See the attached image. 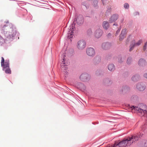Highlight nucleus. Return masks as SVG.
<instances>
[{"mask_svg":"<svg viewBox=\"0 0 147 147\" xmlns=\"http://www.w3.org/2000/svg\"><path fill=\"white\" fill-rule=\"evenodd\" d=\"M142 132L125 138L122 140L115 142L111 147H127L130 146L134 142H135L140 138L144 134V132Z\"/></svg>","mask_w":147,"mask_h":147,"instance_id":"nucleus-1","label":"nucleus"},{"mask_svg":"<svg viewBox=\"0 0 147 147\" xmlns=\"http://www.w3.org/2000/svg\"><path fill=\"white\" fill-rule=\"evenodd\" d=\"M131 109L132 110H134L135 111H137L138 112L142 113L143 112L144 115H146V120H147V111L144 110H144L141 108L138 107L132 106L131 107ZM141 129L142 131L144 132V133L147 134V123L145 124L142 125L141 127Z\"/></svg>","mask_w":147,"mask_h":147,"instance_id":"nucleus-2","label":"nucleus"},{"mask_svg":"<svg viewBox=\"0 0 147 147\" xmlns=\"http://www.w3.org/2000/svg\"><path fill=\"white\" fill-rule=\"evenodd\" d=\"M86 47V41L83 40H80L78 41L77 43L76 47L79 50H83Z\"/></svg>","mask_w":147,"mask_h":147,"instance_id":"nucleus-3","label":"nucleus"},{"mask_svg":"<svg viewBox=\"0 0 147 147\" xmlns=\"http://www.w3.org/2000/svg\"><path fill=\"white\" fill-rule=\"evenodd\" d=\"M3 67V70L5 71L6 74H10L11 73V71L9 68V64H8V62H6L5 65L2 67Z\"/></svg>","mask_w":147,"mask_h":147,"instance_id":"nucleus-4","label":"nucleus"},{"mask_svg":"<svg viewBox=\"0 0 147 147\" xmlns=\"http://www.w3.org/2000/svg\"><path fill=\"white\" fill-rule=\"evenodd\" d=\"M80 79L83 81H86L88 80L90 78V76L86 74H82L80 76Z\"/></svg>","mask_w":147,"mask_h":147,"instance_id":"nucleus-5","label":"nucleus"},{"mask_svg":"<svg viewBox=\"0 0 147 147\" xmlns=\"http://www.w3.org/2000/svg\"><path fill=\"white\" fill-rule=\"evenodd\" d=\"M130 88L126 86H123L120 90L121 93L125 94L128 93L130 91Z\"/></svg>","mask_w":147,"mask_h":147,"instance_id":"nucleus-6","label":"nucleus"},{"mask_svg":"<svg viewBox=\"0 0 147 147\" xmlns=\"http://www.w3.org/2000/svg\"><path fill=\"white\" fill-rule=\"evenodd\" d=\"M103 31L100 28L98 29L95 31L94 33V36L97 38H100L102 35Z\"/></svg>","mask_w":147,"mask_h":147,"instance_id":"nucleus-7","label":"nucleus"},{"mask_svg":"<svg viewBox=\"0 0 147 147\" xmlns=\"http://www.w3.org/2000/svg\"><path fill=\"white\" fill-rule=\"evenodd\" d=\"M126 30H127L126 28H124L122 29L121 33L119 35V41H122L124 39L125 36L127 34V33L126 32Z\"/></svg>","mask_w":147,"mask_h":147,"instance_id":"nucleus-8","label":"nucleus"},{"mask_svg":"<svg viewBox=\"0 0 147 147\" xmlns=\"http://www.w3.org/2000/svg\"><path fill=\"white\" fill-rule=\"evenodd\" d=\"M119 15L117 14H113L110 18L109 21L110 23L115 22L118 18Z\"/></svg>","mask_w":147,"mask_h":147,"instance_id":"nucleus-9","label":"nucleus"},{"mask_svg":"<svg viewBox=\"0 0 147 147\" xmlns=\"http://www.w3.org/2000/svg\"><path fill=\"white\" fill-rule=\"evenodd\" d=\"M111 45L110 43L108 42L103 43L102 45V48L105 50H107L109 49L111 46Z\"/></svg>","mask_w":147,"mask_h":147,"instance_id":"nucleus-10","label":"nucleus"},{"mask_svg":"<svg viewBox=\"0 0 147 147\" xmlns=\"http://www.w3.org/2000/svg\"><path fill=\"white\" fill-rule=\"evenodd\" d=\"M145 85H142L141 83H138L136 85V88L140 91H143L145 89Z\"/></svg>","mask_w":147,"mask_h":147,"instance_id":"nucleus-11","label":"nucleus"},{"mask_svg":"<svg viewBox=\"0 0 147 147\" xmlns=\"http://www.w3.org/2000/svg\"><path fill=\"white\" fill-rule=\"evenodd\" d=\"M78 24L81 25L84 22V18L82 16H79L77 17L76 20Z\"/></svg>","mask_w":147,"mask_h":147,"instance_id":"nucleus-12","label":"nucleus"},{"mask_svg":"<svg viewBox=\"0 0 147 147\" xmlns=\"http://www.w3.org/2000/svg\"><path fill=\"white\" fill-rule=\"evenodd\" d=\"M103 81L104 84L105 85L108 86L111 85L112 83V81L109 78H108L104 79Z\"/></svg>","mask_w":147,"mask_h":147,"instance_id":"nucleus-13","label":"nucleus"},{"mask_svg":"<svg viewBox=\"0 0 147 147\" xmlns=\"http://www.w3.org/2000/svg\"><path fill=\"white\" fill-rule=\"evenodd\" d=\"M140 78V77L138 74L134 75L131 78L132 80L134 82H136L138 81Z\"/></svg>","mask_w":147,"mask_h":147,"instance_id":"nucleus-14","label":"nucleus"},{"mask_svg":"<svg viewBox=\"0 0 147 147\" xmlns=\"http://www.w3.org/2000/svg\"><path fill=\"white\" fill-rule=\"evenodd\" d=\"M138 65L141 66H144L145 65L146 63L145 60L142 58L140 59L138 61Z\"/></svg>","mask_w":147,"mask_h":147,"instance_id":"nucleus-15","label":"nucleus"},{"mask_svg":"<svg viewBox=\"0 0 147 147\" xmlns=\"http://www.w3.org/2000/svg\"><path fill=\"white\" fill-rule=\"evenodd\" d=\"M12 32H13V30L12 29L11 30V32H6L5 34V36L7 37L10 38L13 37L14 35L12 34Z\"/></svg>","mask_w":147,"mask_h":147,"instance_id":"nucleus-16","label":"nucleus"},{"mask_svg":"<svg viewBox=\"0 0 147 147\" xmlns=\"http://www.w3.org/2000/svg\"><path fill=\"white\" fill-rule=\"evenodd\" d=\"M102 27L105 30H107L109 27V24L107 21H103L102 23Z\"/></svg>","mask_w":147,"mask_h":147,"instance_id":"nucleus-17","label":"nucleus"},{"mask_svg":"<svg viewBox=\"0 0 147 147\" xmlns=\"http://www.w3.org/2000/svg\"><path fill=\"white\" fill-rule=\"evenodd\" d=\"M108 70L111 71H113L115 68L114 65L112 63L109 64L108 66Z\"/></svg>","mask_w":147,"mask_h":147,"instance_id":"nucleus-18","label":"nucleus"},{"mask_svg":"<svg viewBox=\"0 0 147 147\" xmlns=\"http://www.w3.org/2000/svg\"><path fill=\"white\" fill-rule=\"evenodd\" d=\"M86 53L87 55L89 56H91L92 55V48L88 47L86 50Z\"/></svg>","mask_w":147,"mask_h":147,"instance_id":"nucleus-19","label":"nucleus"},{"mask_svg":"<svg viewBox=\"0 0 147 147\" xmlns=\"http://www.w3.org/2000/svg\"><path fill=\"white\" fill-rule=\"evenodd\" d=\"M101 60V57L99 56H97L94 58L93 61L95 63L98 64L99 63Z\"/></svg>","mask_w":147,"mask_h":147,"instance_id":"nucleus-20","label":"nucleus"},{"mask_svg":"<svg viewBox=\"0 0 147 147\" xmlns=\"http://www.w3.org/2000/svg\"><path fill=\"white\" fill-rule=\"evenodd\" d=\"M132 42H133L134 44L136 46H138L140 45V44L142 42V39L139 40L138 42L135 43V40L134 39L132 40Z\"/></svg>","mask_w":147,"mask_h":147,"instance_id":"nucleus-21","label":"nucleus"},{"mask_svg":"<svg viewBox=\"0 0 147 147\" xmlns=\"http://www.w3.org/2000/svg\"><path fill=\"white\" fill-rule=\"evenodd\" d=\"M5 61V60L4 58L3 57H1V65L2 67L4 66L5 65V63L6 62H8V64H9V60H6Z\"/></svg>","mask_w":147,"mask_h":147,"instance_id":"nucleus-22","label":"nucleus"},{"mask_svg":"<svg viewBox=\"0 0 147 147\" xmlns=\"http://www.w3.org/2000/svg\"><path fill=\"white\" fill-rule=\"evenodd\" d=\"M64 64L65 63L64 62L62 65H61V68L62 70H64V71L65 72L67 73V67L65 65H64Z\"/></svg>","mask_w":147,"mask_h":147,"instance_id":"nucleus-23","label":"nucleus"},{"mask_svg":"<svg viewBox=\"0 0 147 147\" xmlns=\"http://www.w3.org/2000/svg\"><path fill=\"white\" fill-rule=\"evenodd\" d=\"M136 46L134 44L133 42H132V41L131 42V43L130 45L129 46V51L130 52H131L133 49H134L135 47Z\"/></svg>","mask_w":147,"mask_h":147,"instance_id":"nucleus-24","label":"nucleus"},{"mask_svg":"<svg viewBox=\"0 0 147 147\" xmlns=\"http://www.w3.org/2000/svg\"><path fill=\"white\" fill-rule=\"evenodd\" d=\"M93 3V6L95 9H97L98 6L97 5V3L98 2V0H92Z\"/></svg>","mask_w":147,"mask_h":147,"instance_id":"nucleus-25","label":"nucleus"},{"mask_svg":"<svg viewBox=\"0 0 147 147\" xmlns=\"http://www.w3.org/2000/svg\"><path fill=\"white\" fill-rule=\"evenodd\" d=\"M142 142L143 144L141 146L142 147H147V140H143Z\"/></svg>","mask_w":147,"mask_h":147,"instance_id":"nucleus-26","label":"nucleus"},{"mask_svg":"<svg viewBox=\"0 0 147 147\" xmlns=\"http://www.w3.org/2000/svg\"><path fill=\"white\" fill-rule=\"evenodd\" d=\"M87 35L89 36H91L92 34V30L91 28L88 29L87 32Z\"/></svg>","mask_w":147,"mask_h":147,"instance_id":"nucleus-27","label":"nucleus"},{"mask_svg":"<svg viewBox=\"0 0 147 147\" xmlns=\"http://www.w3.org/2000/svg\"><path fill=\"white\" fill-rule=\"evenodd\" d=\"M132 61V59L131 58V57H129L127 59V64H129L131 63Z\"/></svg>","mask_w":147,"mask_h":147,"instance_id":"nucleus-28","label":"nucleus"},{"mask_svg":"<svg viewBox=\"0 0 147 147\" xmlns=\"http://www.w3.org/2000/svg\"><path fill=\"white\" fill-rule=\"evenodd\" d=\"M147 48V41L144 43L143 47V50L144 51H145Z\"/></svg>","mask_w":147,"mask_h":147,"instance_id":"nucleus-29","label":"nucleus"},{"mask_svg":"<svg viewBox=\"0 0 147 147\" xmlns=\"http://www.w3.org/2000/svg\"><path fill=\"white\" fill-rule=\"evenodd\" d=\"M112 56V55L111 54H108L106 56V58L108 60L111 59V57Z\"/></svg>","mask_w":147,"mask_h":147,"instance_id":"nucleus-30","label":"nucleus"},{"mask_svg":"<svg viewBox=\"0 0 147 147\" xmlns=\"http://www.w3.org/2000/svg\"><path fill=\"white\" fill-rule=\"evenodd\" d=\"M124 7L125 9H128L129 7V5L127 3H125L124 5Z\"/></svg>","mask_w":147,"mask_h":147,"instance_id":"nucleus-31","label":"nucleus"},{"mask_svg":"<svg viewBox=\"0 0 147 147\" xmlns=\"http://www.w3.org/2000/svg\"><path fill=\"white\" fill-rule=\"evenodd\" d=\"M138 98V96L136 95H134L131 97L132 99H134V101L137 100Z\"/></svg>","mask_w":147,"mask_h":147,"instance_id":"nucleus-32","label":"nucleus"},{"mask_svg":"<svg viewBox=\"0 0 147 147\" xmlns=\"http://www.w3.org/2000/svg\"><path fill=\"white\" fill-rule=\"evenodd\" d=\"M121 29V26H120V28L118 29L117 30V31L116 34H115V36H116L118 35V34H119V32H120Z\"/></svg>","mask_w":147,"mask_h":147,"instance_id":"nucleus-33","label":"nucleus"},{"mask_svg":"<svg viewBox=\"0 0 147 147\" xmlns=\"http://www.w3.org/2000/svg\"><path fill=\"white\" fill-rule=\"evenodd\" d=\"M111 9V6H108L107 8V11L108 12H110Z\"/></svg>","mask_w":147,"mask_h":147,"instance_id":"nucleus-34","label":"nucleus"},{"mask_svg":"<svg viewBox=\"0 0 147 147\" xmlns=\"http://www.w3.org/2000/svg\"><path fill=\"white\" fill-rule=\"evenodd\" d=\"M123 62L122 58L121 57H120L119 58L118 62L119 63H121Z\"/></svg>","mask_w":147,"mask_h":147,"instance_id":"nucleus-35","label":"nucleus"},{"mask_svg":"<svg viewBox=\"0 0 147 147\" xmlns=\"http://www.w3.org/2000/svg\"><path fill=\"white\" fill-rule=\"evenodd\" d=\"M107 37L108 38H111V36H112V35H111V34L110 33H109L107 35Z\"/></svg>","mask_w":147,"mask_h":147,"instance_id":"nucleus-36","label":"nucleus"},{"mask_svg":"<svg viewBox=\"0 0 147 147\" xmlns=\"http://www.w3.org/2000/svg\"><path fill=\"white\" fill-rule=\"evenodd\" d=\"M99 72H101L102 73V74L104 73L103 71H101L100 70V71H97V72H96V74H97V75H98V73H99V74L98 75H100L101 74H100V73H99Z\"/></svg>","mask_w":147,"mask_h":147,"instance_id":"nucleus-37","label":"nucleus"},{"mask_svg":"<svg viewBox=\"0 0 147 147\" xmlns=\"http://www.w3.org/2000/svg\"><path fill=\"white\" fill-rule=\"evenodd\" d=\"M102 1L103 5H105V3L107 2V0H102Z\"/></svg>","mask_w":147,"mask_h":147,"instance_id":"nucleus-38","label":"nucleus"},{"mask_svg":"<svg viewBox=\"0 0 147 147\" xmlns=\"http://www.w3.org/2000/svg\"><path fill=\"white\" fill-rule=\"evenodd\" d=\"M0 43L1 42L3 43L4 41V39L1 37L0 38Z\"/></svg>","mask_w":147,"mask_h":147,"instance_id":"nucleus-39","label":"nucleus"},{"mask_svg":"<svg viewBox=\"0 0 147 147\" xmlns=\"http://www.w3.org/2000/svg\"><path fill=\"white\" fill-rule=\"evenodd\" d=\"M144 77L145 78H146L147 79V73H145L143 75Z\"/></svg>","mask_w":147,"mask_h":147,"instance_id":"nucleus-40","label":"nucleus"},{"mask_svg":"<svg viewBox=\"0 0 147 147\" xmlns=\"http://www.w3.org/2000/svg\"><path fill=\"white\" fill-rule=\"evenodd\" d=\"M139 15V12L138 11L134 13V15Z\"/></svg>","mask_w":147,"mask_h":147,"instance_id":"nucleus-41","label":"nucleus"},{"mask_svg":"<svg viewBox=\"0 0 147 147\" xmlns=\"http://www.w3.org/2000/svg\"><path fill=\"white\" fill-rule=\"evenodd\" d=\"M92 55H93L94 54L93 53H94V54H95V51H94V49L93 48H92Z\"/></svg>","mask_w":147,"mask_h":147,"instance_id":"nucleus-42","label":"nucleus"},{"mask_svg":"<svg viewBox=\"0 0 147 147\" xmlns=\"http://www.w3.org/2000/svg\"><path fill=\"white\" fill-rule=\"evenodd\" d=\"M113 26H118V25L115 22L113 24Z\"/></svg>","mask_w":147,"mask_h":147,"instance_id":"nucleus-43","label":"nucleus"},{"mask_svg":"<svg viewBox=\"0 0 147 147\" xmlns=\"http://www.w3.org/2000/svg\"><path fill=\"white\" fill-rule=\"evenodd\" d=\"M74 26H73V25H72V30H71V32H72V31H74V30H73V29H74Z\"/></svg>","mask_w":147,"mask_h":147,"instance_id":"nucleus-44","label":"nucleus"},{"mask_svg":"<svg viewBox=\"0 0 147 147\" xmlns=\"http://www.w3.org/2000/svg\"><path fill=\"white\" fill-rule=\"evenodd\" d=\"M124 18H123L121 20V23H123V21H124Z\"/></svg>","mask_w":147,"mask_h":147,"instance_id":"nucleus-45","label":"nucleus"},{"mask_svg":"<svg viewBox=\"0 0 147 147\" xmlns=\"http://www.w3.org/2000/svg\"><path fill=\"white\" fill-rule=\"evenodd\" d=\"M145 55H146V56H147V51H146V52H145Z\"/></svg>","mask_w":147,"mask_h":147,"instance_id":"nucleus-46","label":"nucleus"},{"mask_svg":"<svg viewBox=\"0 0 147 147\" xmlns=\"http://www.w3.org/2000/svg\"><path fill=\"white\" fill-rule=\"evenodd\" d=\"M113 145H112L111 146H112ZM107 147H110V146H107Z\"/></svg>","mask_w":147,"mask_h":147,"instance_id":"nucleus-47","label":"nucleus"},{"mask_svg":"<svg viewBox=\"0 0 147 147\" xmlns=\"http://www.w3.org/2000/svg\"><path fill=\"white\" fill-rule=\"evenodd\" d=\"M92 124H94L93 123H92Z\"/></svg>","mask_w":147,"mask_h":147,"instance_id":"nucleus-48","label":"nucleus"}]
</instances>
